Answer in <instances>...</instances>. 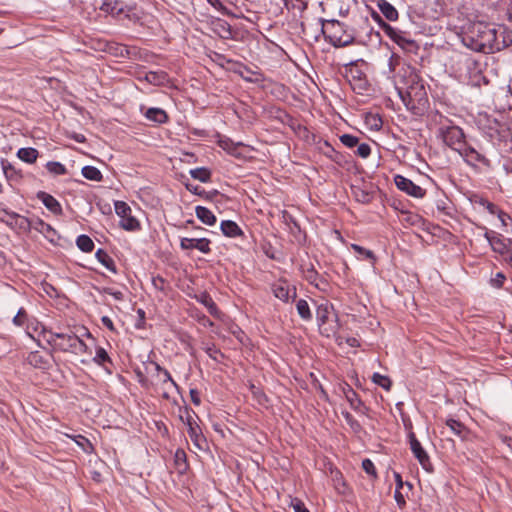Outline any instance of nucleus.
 Returning <instances> with one entry per match:
<instances>
[{
  "instance_id": "nucleus-1",
  "label": "nucleus",
  "mask_w": 512,
  "mask_h": 512,
  "mask_svg": "<svg viewBox=\"0 0 512 512\" xmlns=\"http://www.w3.org/2000/svg\"><path fill=\"white\" fill-rule=\"evenodd\" d=\"M434 122L437 125V137L450 149L456 151L469 167L480 172L492 169V162L487 153L482 148L477 149L467 142L462 128L442 114H437Z\"/></svg>"
},
{
  "instance_id": "nucleus-2",
  "label": "nucleus",
  "mask_w": 512,
  "mask_h": 512,
  "mask_svg": "<svg viewBox=\"0 0 512 512\" xmlns=\"http://www.w3.org/2000/svg\"><path fill=\"white\" fill-rule=\"evenodd\" d=\"M462 42L473 51L495 53L512 46V31L505 25L471 22L462 32Z\"/></svg>"
},
{
  "instance_id": "nucleus-3",
  "label": "nucleus",
  "mask_w": 512,
  "mask_h": 512,
  "mask_svg": "<svg viewBox=\"0 0 512 512\" xmlns=\"http://www.w3.org/2000/svg\"><path fill=\"white\" fill-rule=\"evenodd\" d=\"M398 94L408 110L418 113L428 105V96L423 82L418 75L410 72L406 87H396Z\"/></svg>"
},
{
  "instance_id": "nucleus-4",
  "label": "nucleus",
  "mask_w": 512,
  "mask_h": 512,
  "mask_svg": "<svg viewBox=\"0 0 512 512\" xmlns=\"http://www.w3.org/2000/svg\"><path fill=\"white\" fill-rule=\"evenodd\" d=\"M321 33L334 47H346L354 42V33L347 25L338 20H321Z\"/></svg>"
},
{
  "instance_id": "nucleus-5",
  "label": "nucleus",
  "mask_w": 512,
  "mask_h": 512,
  "mask_svg": "<svg viewBox=\"0 0 512 512\" xmlns=\"http://www.w3.org/2000/svg\"><path fill=\"white\" fill-rule=\"evenodd\" d=\"M75 333H57L52 331H44L46 342L51 346L52 351H61L73 353L75 351V343L77 339Z\"/></svg>"
},
{
  "instance_id": "nucleus-6",
  "label": "nucleus",
  "mask_w": 512,
  "mask_h": 512,
  "mask_svg": "<svg viewBox=\"0 0 512 512\" xmlns=\"http://www.w3.org/2000/svg\"><path fill=\"white\" fill-rule=\"evenodd\" d=\"M372 17L379 24L385 34L400 47L404 49H410L415 46V41L410 38L409 33L392 27L383 21L381 16L376 12L372 13Z\"/></svg>"
},
{
  "instance_id": "nucleus-7",
  "label": "nucleus",
  "mask_w": 512,
  "mask_h": 512,
  "mask_svg": "<svg viewBox=\"0 0 512 512\" xmlns=\"http://www.w3.org/2000/svg\"><path fill=\"white\" fill-rule=\"evenodd\" d=\"M193 415H195V412L187 405L179 408V418L185 425H187L190 439L197 447L201 448V442L205 441V439L202 434V430L194 420Z\"/></svg>"
},
{
  "instance_id": "nucleus-8",
  "label": "nucleus",
  "mask_w": 512,
  "mask_h": 512,
  "mask_svg": "<svg viewBox=\"0 0 512 512\" xmlns=\"http://www.w3.org/2000/svg\"><path fill=\"white\" fill-rule=\"evenodd\" d=\"M316 319L320 329L328 336L331 332H335L337 327V315L334 313L333 305L325 302L320 304L316 309Z\"/></svg>"
},
{
  "instance_id": "nucleus-9",
  "label": "nucleus",
  "mask_w": 512,
  "mask_h": 512,
  "mask_svg": "<svg viewBox=\"0 0 512 512\" xmlns=\"http://www.w3.org/2000/svg\"><path fill=\"white\" fill-rule=\"evenodd\" d=\"M115 212L121 218L120 227L127 231H135L140 228L139 221L132 216L130 206L124 201L115 202Z\"/></svg>"
},
{
  "instance_id": "nucleus-10",
  "label": "nucleus",
  "mask_w": 512,
  "mask_h": 512,
  "mask_svg": "<svg viewBox=\"0 0 512 512\" xmlns=\"http://www.w3.org/2000/svg\"><path fill=\"white\" fill-rule=\"evenodd\" d=\"M410 449L414 455V457L418 460L422 468L428 472H433L434 468L430 461V457L425 451V449L422 447L419 440L416 438V435L414 432H410L408 434Z\"/></svg>"
},
{
  "instance_id": "nucleus-11",
  "label": "nucleus",
  "mask_w": 512,
  "mask_h": 512,
  "mask_svg": "<svg viewBox=\"0 0 512 512\" xmlns=\"http://www.w3.org/2000/svg\"><path fill=\"white\" fill-rule=\"evenodd\" d=\"M394 183L399 190L405 192L406 194H408L409 196H412L414 198H423L426 194L425 189L416 185L410 179H408L402 175H399V174L395 175Z\"/></svg>"
},
{
  "instance_id": "nucleus-12",
  "label": "nucleus",
  "mask_w": 512,
  "mask_h": 512,
  "mask_svg": "<svg viewBox=\"0 0 512 512\" xmlns=\"http://www.w3.org/2000/svg\"><path fill=\"white\" fill-rule=\"evenodd\" d=\"M271 289L274 296L283 302H289L290 299L295 300L297 296L296 287L289 285L286 280H278L272 284Z\"/></svg>"
},
{
  "instance_id": "nucleus-13",
  "label": "nucleus",
  "mask_w": 512,
  "mask_h": 512,
  "mask_svg": "<svg viewBox=\"0 0 512 512\" xmlns=\"http://www.w3.org/2000/svg\"><path fill=\"white\" fill-rule=\"evenodd\" d=\"M211 241L208 238H186L183 237L180 240V248L182 250L197 249L204 254L211 252L210 247Z\"/></svg>"
},
{
  "instance_id": "nucleus-14",
  "label": "nucleus",
  "mask_w": 512,
  "mask_h": 512,
  "mask_svg": "<svg viewBox=\"0 0 512 512\" xmlns=\"http://www.w3.org/2000/svg\"><path fill=\"white\" fill-rule=\"evenodd\" d=\"M51 356V352L32 351L27 355L26 361L29 365H31L34 368L47 370L51 366Z\"/></svg>"
},
{
  "instance_id": "nucleus-15",
  "label": "nucleus",
  "mask_w": 512,
  "mask_h": 512,
  "mask_svg": "<svg viewBox=\"0 0 512 512\" xmlns=\"http://www.w3.org/2000/svg\"><path fill=\"white\" fill-rule=\"evenodd\" d=\"M36 197L54 215L59 216L63 214V209L60 202L51 194L45 191H39L37 192Z\"/></svg>"
},
{
  "instance_id": "nucleus-16",
  "label": "nucleus",
  "mask_w": 512,
  "mask_h": 512,
  "mask_svg": "<svg viewBox=\"0 0 512 512\" xmlns=\"http://www.w3.org/2000/svg\"><path fill=\"white\" fill-rule=\"evenodd\" d=\"M303 277L306 281H308L311 285L315 286L316 288L320 290H325L326 286H328V282L320 277L316 269L312 264H310L308 267L303 268Z\"/></svg>"
},
{
  "instance_id": "nucleus-17",
  "label": "nucleus",
  "mask_w": 512,
  "mask_h": 512,
  "mask_svg": "<svg viewBox=\"0 0 512 512\" xmlns=\"http://www.w3.org/2000/svg\"><path fill=\"white\" fill-rule=\"evenodd\" d=\"M351 79L350 84L354 91H357L359 94H363L368 91L369 83L366 79V75L360 70H351Z\"/></svg>"
},
{
  "instance_id": "nucleus-18",
  "label": "nucleus",
  "mask_w": 512,
  "mask_h": 512,
  "mask_svg": "<svg viewBox=\"0 0 512 512\" xmlns=\"http://www.w3.org/2000/svg\"><path fill=\"white\" fill-rule=\"evenodd\" d=\"M93 362L98 366H101L109 374L112 373L113 361L108 355L107 351L103 347H97Z\"/></svg>"
},
{
  "instance_id": "nucleus-19",
  "label": "nucleus",
  "mask_w": 512,
  "mask_h": 512,
  "mask_svg": "<svg viewBox=\"0 0 512 512\" xmlns=\"http://www.w3.org/2000/svg\"><path fill=\"white\" fill-rule=\"evenodd\" d=\"M345 397L353 410L358 413L367 414L369 410L368 407L364 405L359 395L350 386H348V390L345 391Z\"/></svg>"
},
{
  "instance_id": "nucleus-20",
  "label": "nucleus",
  "mask_w": 512,
  "mask_h": 512,
  "mask_svg": "<svg viewBox=\"0 0 512 512\" xmlns=\"http://www.w3.org/2000/svg\"><path fill=\"white\" fill-rule=\"evenodd\" d=\"M1 165H2L4 175L9 182L18 183L22 180L23 174H22L21 170L17 169L10 162L2 159Z\"/></svg>"
},
{
  "instance_id": "nucleus-21",
  "label": "nucleus",
  "mask_w": 512,
  "mask_h": 512,
  "mask_svg": "<svg viewBox=\"0 0 512 512\" xmlns=\"http://www.w3.org/2000/svg\"><path fill=\"white\" fill-rule=\"evenodd\" d=\"M100 10L112 16H120L124 13L125 6L119 0H105L100 6Z\"/></svg>"
},
{
  "instance_id": "nucleus-22",
  "label": "nucleus",
  "mask_w": 512,
  "mask_h": 512,
  "mask_svg": "<svg viewBox=\"0 0 512 512\" xmlns=\"http://www.w3.org/2000/svg\"><path fill=\"white\" fill-rule=\"evenodd\" d=\"M220 229L226 237L236 238L243 236L244 232L239 225L232 220H224L220 224Z\"/></svg>"
},
{
  "instance_id": "nucleus-23",
  "label": "nucleus",
  "mask_w": 512,
  "mask_h": 512,
  "mask_svg": "<svg viewBox=\"0 0 512 512\" xmlns=\"http://www.w3.org/2000/svg\"><path fill=\"white\" fill-rule=\"evenodd\" d=\"M446 425L451 429V431L459 436L462 440H466L470 434L469 429L460 421L449 418L446 420Z\"/></svg>"
},
{
  "instance_id": "nucleus-24",
  "label": "nucleus",
  "mask_w": 512,
  "mask_h": 512,
  "mask_svg": "<svg viewBox=\"0 0 512 512\" xmlns=\"http://www.w3.org/2000/svg\"><path fill=\"white\" fill-rule=\"evenodd\" d=\"M377 7L387 20L396 21L398 19V11L388 1L378 0Z\"/></svg>"
},
{
  "instance_id": "nucleus-25",
  "label": "nucleus",
  "mask_w": 512,
  "mask_h": 512,
  "mask_svg": "<svg viewBox=\"0 0 512 512\" xmlns=\"http://www.w3.org/2000/svg\"><path fill=\"white\" fill-rule=\"evenodd\" d=\"M195 214L203 224L208 226H213L217 221L216 216L212 211L204 206H196Z\"/></svg>"
},
{
  "instance_id": "nucleus-26",
  "label": "nucleus",
  "mask_w": 512,
  "mask_h": 512,
  "mask_svg": "<svg viewBox=\"0 0 512 512\" xmlns=\"http://www.w3.org/2000/svg\"><path fill=\"white\" fill-rule=\"evenodd\" d=\"M145 117L152 121V122H155L157 124H164L168 121L169 117L166 113L165 110L161 109V108H149L146 113H145Z\"/></svg>"
},
{
  "instance_id": "nucleus-27",
  "label": "nucleus",
  "mask_w": 512,
  "mask_h": 512,
  "mask_svg": "<svg viewBox=\"0 0 512 512\" xmlns=\"http://www.w3.org/2000/svg\"><path fill=\"white\" fill-rule=\"evenodd\" d=\"M39 156V152L37 149L33 147H25L20 148L17 151V157L25 163L33 164L36 162Z\"/></svg>"
},
{
  "instance_id": "nucleus-28",
  "label": "nucleus",
  "mask_w": 512,
  "mask_h": 512,
  "mask_svg": "<svg viewBox=\"0 0 512 512\" xmlns=\"http://www.w3.org/2000/svg\"><path fill=\"white\" fill-rule=\"evenodd\" d=\"M185 186L188 191L206 200H213L216 196L220 195L218 190L205 191L204 188L200 187L199 185L187 183Z\"/></svg>"
},
{
  "instance_id": "nucleus-29",
  "label": "nucleus",
  "mask_w": 512,
  "mask_h": 512,
  "mask_svg": "<svg viewBox=\"0 0 512 512\" xmlns=\"http://www.w3.org/2000/svg\"><path fill=\"white\" fill-rule=\"evenodd\" d=\"M4 213L8 217L9 223L11 225H16V226H18L19 228H22V229H29L30 228L31 222L29 221L28 218H26L24 216H21L18 213L12 212V211L9 212V211L5 210Z\"/></svg>"
},
{
  "instance_id": "nucleus-30",
  "label": "nucleus",
  "mask_w": 512,
  "mask_h": 512,
  "mask_svg": "<svg viewBox=\"0 0 512 512\" xmlns=\"http://www.w3.org/2000/svg\"><path fill=\"white\" fill-rule=\"evenodd\" d=\"M97 260L112 273H117V268L112 257L103 249H98L95 254Z\"/></svg>"
},
{
  "instance_id": "nucleus-31",
  "label": "nucleus",
  "mask_w": 512,
  "mask_h": 512,
  "mask_svg": "<svg viewBox=\"0 0 512 512\" xmlns=\"http://www.w3.org/2000/svg\"><path fill=\"white\" fill-rule=\"evenodd\" d=\"M175 468L180 474H183L188 469L187 455L183 449H177L174 454Z\"/></svg>"
},
{
  "instance_id": "nucleus-32",
  "label": "nucleus",
  "mask_w": 512,
  "mask_h": 512,
  "mask_svg": "<svg viewBox=\"0 0 512 512\" xmlns=\"http://www.w3.org/2000/svg\"><path fill=\"white\" fill-rule=\"evenodd\" d=\"M249 390L252 393L253 399L263 407H267L269 403V398L264 393L262 388L256 386L254 383L249 382Z\"/></svg>"
},
{
  "instance_id": "nucleus-33",
  "label": "nucleus",
  "mask_w": 512,
  "mask_h": 512,
  "mask_svg": "<svg viewBox=\"0 0 512 512\" xmlns=\"http://www.w3.org/2000/svg\"><path fill=\"white\" fill-rule=\"evenodd\" d=\"M145 79L150 84L160 86L168 81V74L165 71H149Z\"/></svg>"
},
{
  "instance_id": "nucleus-34",
  "label": "nucleus",
  "mask_w": 512,
  "mask_h": 512,
  "mask_svg": "<svg viewBox=\"0 0 512 512\" xmlns=\"http://www.w3.org/2000/svg\"><path fill=\"white\" fill-rule=\"evenodd\" d=\"M219 146L232 156L239 157L240 152L238 150L244 145L242 143H234L231 139L226 138L219 140Z\"/></svg>"
},
{
  "instance_id": "nucleus-35",
  "label": "nucleus",
  "mask_w": 512,
  "mask_h": 512,
  "mask_svg": "<svg viewBox=\"0 0 512 512\" xmlns=\"http://www.w3.org/2000/svg\"><path fill=\"white\" fill-rule=\"evenodd\" d=\"M123 15L127 20L137 24L141 22L144 12L137 9L136 6H125Z\"/></svg>"
},
{
  "instance_id": "nucleus-36",
  "label": "nucleus",
  "mask_w": 512,
  "mask_h": 512,
  "mask_svg": "<svg viewBox=\"0 0 512 512\" xmlns=\"http://www.w3.org/2000/svg\"><path fill=\"white\" fill-rule=\"evenodd\" d=\"M81 173L84 178L91 180V181L100 182L103 179V175H102L101 171L94 166H90V165L84 166L81 170Z\"/></svg>"
},
{
  "instance_id": "nucleus-37",
  "label": "nucleus",
  "mask_w": 512,
  "mask_h": 512,
  "mask_svg": "<svg viewBox=\"0 0 512 512\" xmlns=\"http://www.w3.org/2000/svg\"><path fill=\"white\" fill-rule=\"evenodd\" d=\"M214 31L223 39L232 38V29L228 22L224 20H218L215 23Z\"/></svg>"
},
{
  "instance_id": "nucleus-38",
  "label": "nucleus",
  "mask_w": 512,
  "mask_h": 512,
  "mask_svg": "<svg viewBox=\"0 0 512 512\" xmlns=\"http://www.w3.org/2000/svg\"><path fill=\"white\" fill-rule=\"evenodd\" d=\"M351 249L357 254L359 259H366L371 263L376 261V256L372 250L366 249L358 244H351Z\"/></svg>"
},
{
  "instance_id": "nucleus-39",
  "label": "nucleus",
  "mask_w": 512,
  "mask_h": 512,
  "mask_svg": "<svg viewBox=\"0 0 512 512\" xmlns=\"http://www.w3.org/2000/svg\"><path fill=\"white\" fill-rule=\"evenodd\" d=\"M297 313L304 321L312 320V312L310 310L309 304L305 299H299L296 302Z\"/></svg>"
},
{
  "instance_id": "nucleus-40",
  "label": "nucleus",
  "mask_w": 512,
  "mask_h": 512,
  "mask_svg": "<svg viewBox=\"0 0 512 512\" xmlns=\"http://www.w3.org/2000/svg\"><path fill=\"white\" fill-rule=\"evenodd\" d=\"M190 175L193 179L199 180L203 183H207L211 179V171L205 167H199L190 170Z\"/></svg>"
},
{
  "instance_id": "nucleus-41",
  "label": "nucleus",
  "mask_w": 512,
  "mask_h": 512,
  "mask_svg": "<svg viewBox=\"0 0 512 512\" xmlns=\"http://www.w3.org/2000/svg\"><path fill=\"white\" fill-rule=\"evenodd\" d=\"M77 247L83 252H91L94 249V242L87 235H80L76 240Z\"/></svg>"
},
{
  "instance_id": "nucleus-42",
  "label": "nucleus",
  "mask_w": 512,
  "mask_h": 512,
  "mask_svg": "<svg viewBox=\"0 0 512 512\" xmlns=\"http://www.w3.org/2000/svg\"><path fill=\"white\" fill-rule=\"evenodd\" d=\"M199 301L207 308L212 316H218V307L210 295L206 293L202 294Z\"/></svg>"
},
{
  "instance_id": "nucleus-43",
  "label": "nucleus",
  "mask_w": 512,
  "mask_h": 512,
  "mask_svg": "<svg viewBox=\"0 0 512 512\" xmlns=\"http://www.w3.org/2000/svg\"><path fill=\"white\" fill-rule=\"evenodd\" d=\"M46 169L54 176L65 175L67 173L66 167L57 161H49L46 163Z\"/></svg>"
},
{
  "instance_id": "nucleus-44",
  "label": "nucleus",
  "mask_w": 512,
  "mask_h": 512,
  "mask_svg": "<svg viewBox=\"0 0 512 512\" xmlns=\"http://www.w3.org/2000/svg\"><path fill=\"white\" fill-rule=\"evenodd\" d=\"M71 438L75 441V443L81 447V449L85 452V453H92L94 451V447L92 445V443L83 435H75V436H71Z\"/></svg>"
},
{
  "instance_id": "nucleus-45",
  "label": "nucleus",
  "mask_w": 512,
  "mask_h": 512,
  "mask_svg": "<svg viewBox=\"0 0 512 512\" xmlns=\"http://www.w3.org/2000/svg\"><path fill=\"white\" fill-rule=\"evenodd\" d=\"M372 381L386 391L391 389L392 381L388 376L382 375L380 373H374L372 375Z\"/></svg>"
},
{
  "instance_id": "nucleus-46",
  "label": "nucleus",
  "mask_w": 512,
  "mask_h": 512,
  "mask_svg": "<svg viewBox=\"0 0 512 512\" xmlns=\"http://www.w3.org/2000/svg\"><path fill=\"white\" fill-rule=\"evenodd\" d=\"M284 6L288 10H298L300 13L304 12L307 9L308 3L305 0H294L296 3H292L290 0H282Z\"/></svg>"
},
{
  "instance_id": "nucleus-47",
  "label": "nucleus",
  "mask_w": 512,
  "mask_h": 512,
  "mask_svg": "<svg viewBox=\"0 0 512 512\" xmlns=\"http://www.w3.org/2000/svg\"><path fill=\"white\" fill-rule=\"evenodd\" d=\"M153 364H154V366H155V369H156L158 372H161V373L163 374V380H162V382H163V383L170 382L172 386H174L177 390H179V386H178V384L173 380V378H172V376H171L170 372H169L167 369H165V368L161 367V366H160L158 363H156V362H154Z\"/></svg>"
},
{
  "instance_id": "nucleus-48",
  "label": "nucleus",
  "mask_w": 512,
  "mask_h": 512,
  "mask_svg": "<svg viewBox=\"0 0 512 512\" xmlns=\"http://www.w3.org/2000/svg\"><path fill=\"white\" fill-rule=\"evenodd\" d=\"M333 481L335 482V488L336 490L340 493V494H345L346 493V489H347V486H346V483L343 479V476L341 474L340 471H336L334 476H333Z\"/></svg>"
},
{
  "instance_id": "nucleus-49",
  "label": "nucleus",
  "mask_w": 512,
  "mask_h": 512,
  "mask_svg": "<svg viewBox=\"0 0 512 512\" xmlns=\"http://www.w3.org/2000/svg\"><path fill=\"white\" fill-rule=\"evenodd\" d=\"M485 237L490 243L492 249L496 252H502V249L504 247V244L502 240L496 236H491L489 232L485 233Z\"/></svg>"
},
{
  "instance_id": "nucleus-50",
  "label": "nucleus",
  "mask_w": 512,
  "mask_h": 512,
  "mask_svg": "<svg viewBox=\"0 0 512 512\" xmlns=\"http://www.w3.org/2000/svg\"><path fill=\"white\" fill-rule=\"evenodd\" d=\"M342 415L345 419V421L347 422V424L350 426V428L354 431V432H359L361 431L362 429V426L360 425V423L353 417V415L349 412H342Z\"/></svg>"
},
{
  "instance_id": "nucleus-51",
  "label": "nucleus",
  "mask_w": 512,
  "mask_h": 512,
  "mask_svg": "<svg viewBox=\"0 0 512 512\" xmlns=\"http://www.w3.org/2000/svg\"><path fill=\"white\" fill-rule=\"evenodd\" d=\"M340 141L348 148H353L358 145L359 138L351 134H343L340 136Z\"/></svg>"
},
{
  "instance_id": "nucleus-52",
  "label": "nucleus",
  "mask_w": 512,
  "mask_h": 512,
  "mask_svg": "<svg viewBox=\"0 0 512 512\" xmlns=\"http://www.w3.org/2000/svg\"><path fill=\"white\" fill-rule=\"evenodd\" d=\"M205 352L210 358L217 362H220L219 357L224 358V354L215 345L207 346Z\"/></svg>"
},
{
  "instance_id": "nucleus-53",
  "label": "nucleus",
  "mask_w": 512,
  "mask_h": 512,
  "mask_svg": "<svg viewBox=\"0 0 512 512\" xmlns=\"http://www.w3.org/2000/svg\"><path fill=\"white\" fill-rule=\"evenodd\" d=\"M505 280V274L502 272H497L495 276L490 279V284L492 287L500 289L503 287Z\"/></svg>"
},
{
  "instance_id": "nucleus-54",
  "label": "nucleus",
  "mask_w": 512,
  "mask_h": 512,
  "mask_svg": "<svg viewBox=\"0 0 512 512\" xmlns=\"http://www.w3.org/2000/svg\"><path fill=\"white\" fill-rule=\"evenodd\" d=\"M27 312L24 308H20L17 312V314L13 318V323L16 326H23L27 321Z\"/></svg>"
},
{
  "instance_id": "nucleus-55",
  "label": "nucleus",
  "mask_w": 512,
  "mask_h": 512,
  "mask_svg": "<svg viewBox=\"0 0 512 512\" xmlns=\"http://www.w3.org/2000/svg\"><path fill=\"white\" fill-rule=\"evenodd\" d=\"M362 468L368 475L374 478L377 477L376 468L374 466V463L370 459L367 458L362 461Z\"/></svg>"
},
{
  "instance_id": "nucleus-56",
  "label": "nucleus",
  "mask_w": 512,
  "mask_h": 512,
  "mask_svg": "<svg viewBox=\"0 0 512 512\" xmlns=\"http://www.w3.org/2000/svg\"><path fill=\"white\" fill-rule=\"evenodd\" d=\"M238 68L234 70L235 73L240 75L247 82H254L255 80L251 76H244V72L253 74V72L245 65L238 63Z\"/></svg>"
},
{
  "instance_id": "nucleus-57",
  "label": "nucleus",
  "mask_w": 512,
  "mask_h": 512,
  "mask_svg": "<svg viewBox=\"0 0 512 512\" xmlns=\"http://www.w3.org/2000/svg\"><path fill=\"white\" fill-rule=\"evenodd\" d=\"M110 51L114 55L120 56V57H125L126 55L129 54L128 48L125 45H122V44H113L110 47Z\"/></svg>"
},
{
  "instance_id": "nucleus-58",
  "label": "nucleus",
  "mask_w": 512,
  "mask_h": 512,
  "mask_svg": "<svg viewBox=\"0 0 512 512\" xmlns=\"http://www.w3.org/2000/svg\"><path fill=\"white\" fill-rule=\"evenodd\" d=\"M79 353L91 354V351L89 350L88 346L84 343V341L79 336H77L75 343V351H73V354Z\"/></svg>"
},
{
  "instance_id": "nucleus-59",
  "label": "nucleus",
  "mask_w": 512,
  "mask_h": 512,
  "mask_svg": "<svg viewBox=\"0 0 512 512\" xmlns=\"http://www.w3.org/2000/svg\"><path fill=\"white\" fill-rule=\"evenodd\" d=\"M356 154L361 158H367L371 154V147L367 143H361L358 145Z\"/></svg>"
},
{
  "instance_id": "nucleus-60",
  "label": "nucleus",
  "mask_w": 512,
  "mask_h": 512,
  "mask_svg": "<svg viewBox=\"0 0 512 512\" xmlns=\"http://www.w3.org/2000/svg\"><path fill=\"white\" fill-rule=\"evenodd\" d=\"M101 293L109 294L113 296L116 300L122 301L124 299V294L121 291L114 290L110 287H104L100 290Z\"/></svg>"
},
{
  "instance_id": "nucleus-61",
  "label": "nucleus",
  "mask_w": 512,
  "mask_h": 512,
  "mask_svg": "<svg viewBox=\"0 0 512 512\" xmlns=\"http://www.w3.org/2000/svg\"><path fill=\"white\" fill-rule=\"evenodd\" d=\"M291 506L294 510V512H310L306 506L304 505V503L298 499V498H294L292 501H291Z\"/></svg>"
},
{
  "instance_id": "nucleus-62",
  "label": "nucleus",
  "mask_w": 512,
  "mask_h": 512,
  "mask_svg": "<svg viewBox=\"0 0 512 512\" xmlns=\"http://www.w3.org/2000/svg\"><path fill=\"white\" fill-rule=\"evenodd\" d=\"M480 204L483 205L490 214L495 215L500 211V209L494 203L486 199H481Z\"/></svg>"
},
{
  "instance_id": "nucleus-63",
  "label": "nucleus",
  "mask_w": 512,
  "mask_h": 512,
  "mask_svg": "<svg viewBox=\"0 0 512 512\" xmlns=\"http://www.w3.org/2000/svg\"><path fill=\"white\" fill-rule=\"evenodd\" d=\"M356 199L362 203H369L372 199L371 195L363 190L355 191Z\"/></svg>"
},
{
  "instance_id": "nucleus-64",
  "label": "nucleus",
  "mask_w": 512,
  "mask_h": 512,
  "mask_svg": "<svg viewBox=\"0 0 512 512\" xmlns=\"http://www.w3.org/2000/svg\"><path fill=\"white\" fill-rule=\"evenodd\" d=\"M394 498H395V501L400 509L405 508L406 500H405L403 493H401L400 490L395 489Z\"/></svg>"
}]
</instances>
